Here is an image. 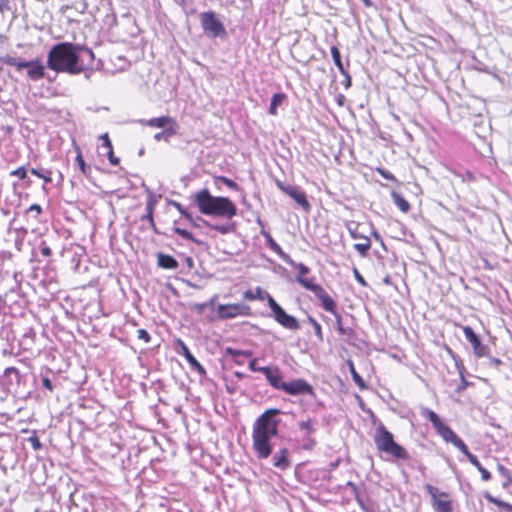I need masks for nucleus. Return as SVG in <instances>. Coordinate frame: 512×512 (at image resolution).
I'll return each instance as SVG.
<instances>
[{
	"mask_svg": "<svg viewBox=\"0 0 512 512\" xmlns=\"http://www.w3.org/2000/svg\"><path fill=\"white\" fill-rule=\"evenodd\" d=\"M94 61L91 49L71 42L52 46L47 55V67L56 73L80 74L89 69Z\"/></svg>",
	"mask_w": 512,
	"mask_h": 512,
	"instance_id": "nucleus-1",
	"label": "nucleus"
},
{
	"mask_svg": "<svg viewBox=\"0 0 512 512\" xmlns=\"http://www.w3.org/2000/svg\"><path fill=\"white\" fill-rule=\"evenodd\" d=\"M195 202L204 215L231 219L236 215V205L226 197L212 196L207 189L195 194Z\"/></svg>",
	"mask_w": 512,
	"mask_h": 512,
	"instance_id": "nucleus-2",
	"label": "nucleus"
},
{
	"mask_svg": "<svg viewBox=\"0 0 512 512\" xmlns=\"http://www.w3.org/2000/svg\"><path fill=\"white\" fill-rule=\"evenodd\" d=\"M278 413L277 409H268L258 417V459L268 458L273 451L270 438L277 434Z\"/></svg>",
	"mask_w": 512,
	"mask_h": 512,
	"instance_id": "nucleus-3",
	"label": "nucleus"
},
{
	"mask_svg": "<svg viewBox=\"0 0 512 512\" xmlns=\"http://www.w3.org/2000/svg\"><path fill=\"white\" fill-rule=\"evenodd\" d=\"M373 439L378 451L396 460H408L410 458L406 449L394 441L393 434L383 424L376 428Z\"/></svg>",
	"mask_w": 512,
	"mask_h": 512,
	"instance_id": "nucleus-4",
	"label": "nucleus"
},
{
	"mask_svg": "<svg viewBox=\"0 0 512 512\" xmlns=\"http://www.w3.org/2000/svg\"><path fill=\"white\" fill-rule=\"evenodd\" d=\"M2 61L9 66L15 67L18 71L26 68L28 77L33 81L45 77V66L39 60L19 61L15 57L8 56Z\"/></svg>",
	"mask_w": 512,
	"mask_h": 512,
	"instance_id": "nucleus-5",
	"label": "nucleus"
},
{
	"mask_svg": "<svg viewBox=\"0 0 512 512\" xmlns=\"http://www.w3.org/2000/svg\"><path fill=\"white\" fill-rule=\"evenodd\" d=\"M200 22L204 33L210 38H223L226 30L223 23L217 18L213 11L202 12Z\"/></svg>",
	"mask_w": 512,
	"mask_h": 512,
	"instance_id": "nucleus-6",
	"label": "nucleus"
},
{
	"mask_svg": "<svg viewBox=\"0 0 512 512\" xmlns=\"http://www.w3.org/2000/svg\"><path fill=\"white\" fill-rule=\"evenodd\" d=\"M269 308L271 313L268 316L273 318L279 325L291 331L300 329L299 321L294 316L286 313L274 298H269Z\"/></svg>",
	"mask_w": 512,
	"mask_h": 512,
	"instance_id": "nucleus-7",
	"label": "nucleus"
},
{
	"mask_svg": "<svg viewBox=\"0 0 512 512\" xmlns=\"http://www.w3.org/2000/svg\"><path fill=\"white\" fill-rule=\"evenodd\" d=\"M425 489L431 496L432 506L435 512H453L452 502L449 500L448 493L440 492L438 488L430 484H427Z\"/></svg>",
	"mask_w": 512,
	"mask_h": 512,
	"instance_id": "nucleus-8",
	"label": "nucleus"
},
{
	"mask_svg": "<svg viewBox=\"0 0 512 512\" xmlns=\"http://www.w3.org/2000/svg\"><path fill=\"white\" fill-rule=\"evenodd\" d=\"M281 390L294 396L303 395L307 397V394L314 395L313 387L304 379H295L288 383L283 382Z\"/></svg>",
	"mask_w": 512,
	"mask_h": 512,
	"instance_id": "nucleus-9",
	"label": "nucleus"
},
{
	"mask_svg": "<svg viewBox=\"0 0 512 512\" xmlns=\"http://www.w3.org/2000/svg\"><path fill=\"white\" fill-rule=\"evenodd\" d=\"M463 333L466 340L471 344L473 353L476 357H488L489 347L482 343L480 337L474 332L470 326L463 327Z\"/></svg>",
	"mask_w": 512,
	"mask_h": 512,
	"instance_id": "nucleus-10",
	"label": "nucleus"
},
{
	"mask_svg": "<svg viewBox=\"0 0 512 512\" xmlns=\"http://www.w3.org/2000/svg\"><path fill=\"white\" fill-rule=\"evenodd\" d=\"M277 186L282 192L291 197L305 211H309L311 209V205L308 202L305 193L299 187L284 184L280 181L277 182Z\"/></svg>",
	"mask_w": 512,
	"mask_h": 512,
	"instance_id": "nucleus-11",
	"label": "nucleus"
},
{
	"mask_svg": "<svg viewBox=\"0 0 512 512\" xmlns=\"http://www.w3.org/2000/svg\"><path fill=\"white\" fill-rule=\"evenodd\" d=\"M249 307L244 304H227L218 307V313L221 318L229 319L238 315H245L249 311Z\"/></svg>",
	"mask_w": 512,
	"mask_h": 512,
	"instance_id": "nucleus-12",
	"label": "nucleus"
},
{
	"mask_svg": "<svg viewBox=\"0 0 512 512\" xmlns=\"http://www.w3.org/2000/svg\"><path fill=\"white\" fill-rule=\"evenodd\" d=\"M258 372H261L267 382L275 389L281 390L283 385L282 374L277 367H258Z\"/></svg>",
	"mask_w": 512,
	"mask_h": 512,
	"instance_id": "nucleus-13",
	"label": "nucleus"
},
{
	"mask_svg": "<svg viewBox=\"0 0 512 512\" xmlns=\"http://www.w3.org/2000/svg\"><path fill=\"white\" fill-rule=\"evenodd\" d=\"M227 353L232 356V359L236 364L244 365L247 362L249 368L254 372L256 371V358L252 357V352L228 348Z\"/></svg>",
	"mask_w": 512,
	"mask_h": 512,
	"instance_id": "nucleus-14",
	"label": "nucleus"
},
{
	"mask_svg": "<svg viewBox=\"0 0 512 512\" xmlns=\"http://www.w3.org/2000/svg\"><path fill=\"white\" fill-rule=\"evenodd\" d=\"M289 450L286 447L280 448L273 456V466L281 471L287 470L290 466Z\"/></svg>",
	"mask_w": 512,
	"mask_h": 512,
	"instance_id": "nucleus-15",
	"label": "nucleus"
},
{
	"mask_svg": "<svg viewBox=\"0 0 512 512\" xmlns=\"http://www.w3.org/2000/svg\"><path fill=\"white\" fill-rule=\"evenodd\" d=\"M139 123L145 126L153 127V128H163L178 125L176 120L170 116H160L156 118H151L148 120H140Z\"/></svg>",
	"mask_w": 512,
	"mask_h": 512,
	"instance_id": "nucleus-16",
	"label": "nucleus"
},
{
	"mask_svg": "<svg viewBox=\"0 0 512 512\" xmlns=\"http://www.w3.org/2000/svg\"><path fill=\"white\" fill-rule=\"evenodd\" d=\"M179 345L182 350V355L185 357L186 361L189 363L190 367L198 372L200 375H205L206 370L205 368L198 362V360L193 356V354L190 352L189 348L186 346V344L179 340Z\"/></svg>",
	"mask_w": 512,
	"mask_h": 512,
	"instance_id": "nucleus-17",
	"label": "nucleus"
},
{
	"mask_svg": "<svg viewBox=\"0 0 512 512\" xmlns=\"http://www.w3.org/2000/svg\"><path fill=\"white\" fill-rule=\"evenodd\" d=\"M315 296L321 301V305L324 310L332 314H336V303L323 288L320 290V292L316 293Z\"/></svg>",
	"mask_w": 512,
	"mask_h": 512,
	"instance_id": "nucleus-18",
	"label": "nucleus"
},
{
	"mask_svg": "<svg viewBox=\"0 0 512 512\" xmlns=\"http://www.w3.org/2000/svg\"><path fill=\"white\" fill-rule=\"evenodd\" d=\"M157 264L163 269H177L179 266L178 261L171 255L164 254L162 252L157 253Z\"/></svg>",
	"mask_w": 512,
	"mask_h": 512,
	"instance_id": "nucleus-19",
	"label": "nucleus"
},
{
	"mask_svg": "<svg viewBox=\"0 0 512 512\" xmlns=\"http://www.w3.org/2000/svg\"><path fill=\"white\" fill-rule=\"evenodd\" d=\"M448 352L449 354L453 357V359L455 360V363H456V366L459 370V374H460V384L457 386L455 392L458 393V394H461L471 383L468 382L464 376V367L461 363H459L456 355L454 354V352L448 348Z\"/></svg>",
	"mask_w": 512,
	"mask_h": 512,
	"instance_id": "nucleus-20",
	"label": "nucleus"
},
{
	"mask_svg": "<svg viewBox=\"0 0 512 512\" xmlns=\"http://www.w3.org/2000/svg\"><path fill=\"white\" fill-rule=\"evenodd\" d=\"M296 281L300 285H302L305 289L313 292L314 295L316 293L320 292V290L323 288L321 285L316 284L314 282V278H307V277L296 276Z\"/></svg>",
	"mask_w": 512,
	"mask_h": 512,
	"instance_id": "nucleus-21",
	"label": "nucleus"
},
{
	"mask_svg": "<svg viewBox=\"0 0 512 512\" xmlns=\"http://www.w3.org/2000/svg\"><path fill=\"white\" fill-rule=\"evenodd\" d=\"M178 132V125H172V126H169V127H166V129H163V131L161 132H158L154 135V140L155 141H165V142H169L170 141V138L172 136H175Z\"/></svg>",
	"mask_w": 512,
	"mask_h": 512,
	"instance_id": "nucleus-22",
	"label": "nucleus"
},
{
	"mask_svg": "<svg viewBox=\"0 0 512 512\" xmlns=\"http://www.w3.org/2000/svg\"><path fill=\"white\" fill-rule=\"evenodd\" d=\"M356 502L360 506L363 512H375L374 503L365 492L362 495H357Z\"/></svg>",
	"mask_w": 512,
	"mask_h": 512,
	"instance_id": "nucleus-23",
	"label": "nucleus"
},
{
	"mask_svg": "<svg viewBox=\"0 0 512 512\" xmlns=\"http://www.w3.org/2000/svg\"><path fill=\"white\" fill-rule=\"evenodd\" d=\"M437 433L444 441L452 443L458 435L445 423H442L437 429Z\"/></svg>",
	"mask_w": 512,
	"mask_h": 512,
	"instance_id": "nucleus-24",
	"label": "nucleus"
},
{
	"mask_svg": "<svg viewBox=\"0 0 512 512\" xmlns=\"http://www.w3.org/2000/svg\"><path fill=\"white\" fill-rule=\"evenodd\" d=\"M394 204L404 213L410 210V204L408 201L399 193L393 191L391 193Z\"/></svg>",
	"mask_w": 512,
	"mask_h": 512,
	"instance_id": "nucleus-25",
	"label": "nucleus"
},
{
	"mask_svg": "<svg viewBox=\"0 0 512 512\" xmlns=\"http://www.w3.org/2000/svg\"><path fill=\"white\" fill-rule=\"evenodd\" d=\"M468 460L481 473V478L483 481H489L491 479L490 472L481 465L475 455H470Z\"/></svg>",
	"mask_w": 512,
	"mask_h": 512,
	"instance_id": "nucleus-26",
	"label": "nucleus"
},
{
	"mask_svg": "<svg viewBox=\"0 0 512 512\" xmlns=\"http://www.w3.org/2000/svg\"><path fill=\"white\" fill-rule=\"evenodd\" d=\"M422 416L427 418L435 428V430L443 423L440 417L432 410L425 408L422 411Z\"/></svg>",
	"mask_w": 512,
	"mask_h": 512,
	"instance_id": "nucleus-27",
	"label": "nucleus"
},
{
	"mask_svg": "<svg viewBox=\"0 0 512 512\" xmlns=\"http://www.w3.org/2000/svg\"><path fill=\"white\" fill-rule=\"evenodd\" d=\"M267 244L272 251H274L280 258L285 260H290V256L285 253L282 248L275 242L272 237H268Z\"/></svg>",
	"mask_w": 512,
	"mask_h": 512,
	"instance_id": "nucleus-28",
	"label": "nucleus"
},
{
	"mask_svg": "<svg viewBox=\"0 0 512 512\" xmlns=\"http://www.w3.org/2000/svg\"><path fill=\"white\" fill-rule=\"evenodd\" d=\"M284 99H285V95L282 93H276L272 96L270 106H269V113L271 115H276L277 107L282 104Z\"/></svg>",
	"mask_w": 512,
	"mask_h": 512,
	"instance_id": "nucleus-29",
	"label": "nucleus"
},
{
	"mask_svg": "<svg viewBox=\"0 0 512 512\" xmlns=\"http://www.w3.org/2000/svg\"><path fill=\"white\" fill-rule=\"evenodd\" d=\"M333 315L335 316L336 329L338 333L342 336H351L353 334V330L350 328H345L342 325V316L340 313L336 312V314Z\"/></svg>",
	"mask_w": 512,
	"mask_h": 512,
	"instance_id": "nucleus-30",
	"label": "nucleus"
},
{
	"mask_svg": "<svg viewBox=\"0 0 512 512\" xmlns=\"http://www.w3.org/2000/svg\"><path fill=\"white\" fill-rule=\"evenodd\" d=\"M331 55L338 70L341 72V74H345L346 70L344 69L343 63L341 61L340 51L336 46L331 47Z\"/></svg>",
	"mask_w": 512,
	"mask_h": 512,
	"instance_id": "nucleus-31",
	"label": "nucleus"
},
{
	"mask_svg": "<svg viewBox=\"0 0 512 512\" xmlns=\"http://www.w3.org/2000/svg\"><path fill=\"white\" fill-rule=\"evenodd\" d=\"M286 263H288L291 267L298 270V275L301 277H305L309 272L310 269L304 265L303 263H296L292 258L290 257V260H285Z\"/></svg>",
	"mask_w": 512,
	"mask_h": 512,
	"instance_id": "nucleus-32",
	"label": "nucleus"
},
{
	"mask_svg": "<svg viewBox=\"0 0 512 512\" xmlns=\"http://www.w3.org/2000/svg\"><path fill=\"white\" fill-rule=\"evenodd\" d=\"M364 242L363 243H356L354 244V249L361 255L366 256L367 252L369 251L371 247V241L368 237H363Z\"/></svg>",
	"mask_w": 512,
	"mask_h": 512,
	"instance_id": "nucleus-33",
	"label": "nucleus"
},
{
	"mask_svg": "<svg viewBox=\"0 0 512 512\" xmlns=\"http://www.w3.org/2000/svg\"><path fill=\"white\" fill-rule=\"evenodd\" d=\"M154 208H155V201L150 199L148 200V202L146 203V214L144 216H142V220H147L150 224H153V212H154Z\"/></svg>",
	"mask_w": 512,
	"mask_h": 512,
	"instance_id": "nucleus-34",
	"label": "nucleus"
},
{
	"mask_svg": "<svg viewBox=\"0 0 512 512\" xmlns=\"http://www.w3.org/2000/svg\"><path fill=\"white\" fill-rule=\"evenodd\" d=\"M31 173L39 178H42L45 183L52 182L51 171L49 170L32 168Z\"/></svg>",
	"mask_w": 512,
	"mask_h": 512,
	"instance_id": "nucleus-35",
	"label": "nucleus"
},
{
	"mask_svg": "<svg viewBox=\"0 0 512 512\" xmlns=\"http://www.w3.org/2000/svg\"><path fill=\"white\" fill-rule=\"evenodd\" d=\"M484 497H485V499H486L488 502L493 503V504L497 505L498 507L503 508V509H505V510H507V508H508V507H509V505H510V503L505 502V501H502V500H500V499H498V498L494 497V496H493V495H491L489 492H486V493L484 494Z\"/></svg>",
	"mask_w": 512,
	"mask_h": 512,
	"instance_id": "nucleus-36",
	"label": "nucleus"
},
{
	"mask_svg": "<svg viewBox=\"0 0 512 512\" xmlns=\"http://www.w3.org/2000/svg\"><path fill=\"white\" fill-rule=\"evenodd\" d=\"M174 232L178 235H180L182 238L186 239V240H189V241H192L194 243H197V244H200L201 241L197 240L193 234L191 232H189L188 230L186 229H182V228H179V227H175L174 228Z\"/></svg>",
	"mask_w": 512,
	"mask_h": 512,
	"instance_id": "nucleus-37",
	"label": "nucleus"
},
{
	"mask_svg": "<svg viewBox=\"0 0 512 512\" xmlns=\"http://www.w3.org/2000/svg\"><path fill=\"white\" fill-rule=\"evenodd\" d=\"M452 444L459 449L468 459L470 455H473L469 450L466 444L462 441V439L458 436L454 439Z\"/></svg>",
	"mask_w": 512,
	"mask_h": 512,
	"instance_id": "nucleus-38",
	"label": "nucleus"
},
{
	"mask_svg": "<svg viewBox=\"0 0 512 512\" xmlns=\"http://www.w3.org/2000/svg\"><path fill=\"white\" fill-rule=\"evenodd\" d=\"M76 162L79 166V169L81 170V172L85 175V176H88L91 172V167L86 165L81 153L79 152L76 156Z\"/></svg>",
	"mask_w": 512,
	"mask_h": 512,
	"instance_id": "nucleus-39",
	"label": "nucleus"
},
{
	"mask_svg": "<svg viewBox=\"0 0 512 512\" xmlns=\"http://www.w3.org/2000/svg\"><path fill=\"white\" fill-rule=\"evenodd\" d=\"M498 472L507 479V481L503 484V487L509 486L512 483V475L510 471L502 464L497 465Z\"/></svg>",
	"mask_w": 512,
	"mask_h": 512,
	"instance_id": "nucleus-40",
	"label": "nucleus"
},
{
	"mask_svg": "<svg viewBox=\"0 0 512 512\" xmlns=\"http://www.w3.org/2000/svg\"><path fill=\"white\" fill-rule=\"evenodd\" d=\"M308 321L312 325V327L314 329V332H315V335L317 336V338L320 341H322L323 340V335H322L321 325L311 316H308Z\"/></svg>",
	"mask_w": 512,
	"mask_h": 512,
	"instance_id": "nucleus-41",
	"label": "nucleus"
},
{
	"mask_svg": "<svg viewBox=\"0 0 512 512\" xmlns=\"http://www.w3.org/2000/svg\"><path fill=\"white\" fill-rule=\"evenodd\" d=\"M216 183L217 184H224L226 185L227 187L231 188V189H237L238 186H237V183L234 182L233 180L227 178V177H224V176H219L216 178Z\"/></svg>",
	"mask_w": 512,
	"mask_h": 512,
	"instance_id": "nucleus-42",
	"label": "nucleus"
},
{
	"mask_svg": "<svg viewBox=\"0 0 512 512\" xmlns=\"http://www.w3.org/2000/svg\"><path fill=\"white\" fill-rule=\"evenodd\" d=\"M350 368L354 382L359 386L360 389L366 388L363 378L356 372L352 364L350 365Z\"/></svg>",
	"mask_w": 512,
	"mask_h": 512,
	"instance_id": "nucleus-43",
	"label": "nucleus"
},
{
	"mask_svg": "<svg viewBox=\"0 0 512 512\" xmlns=\"http://www.w3.org/2000/svg\"><path fill=\"white\" fill-rule=\"evenodd\" d=\"M346 486L351 489L355 500L357 499V495H362L366 492L364 489V485H362L363 489H361L360 487H358L355 483H353L351 481L347 482Z\"/></svg>",
	"mask_w": 512,
	"mask_h": 512,
	"instance_id": "nucleus-44",
	"label": "nucleus"
},
{
	"mask_svg": "<svg viewBox=\"0 0 512 512\" xmlns=\"http://www.w3.org/2000/svg\"><path fill=\"white\" fill-rule=\"evenodd\" d=\"M28 442L31 444L34 450L38 451L42 449V443L40 442L39 438L36 436L35 433L28 438Z\"/></svg>",
	"mask_w": 512,
	"mask_h": 512,
	"instance_id": "nucleus-45",
	"label": "nucleus"
},
{
	"mask_svg": "<svg viewBox=\"0 0 512 512\" xmlns=\"http://www.w3.org/2000/svg\"><path fill=\"white\" fill-rule=\"evenodd\" d=\"M174 206L176 207V209L187 219L189 220L191 223H193V218H192V215L180 204V203H177V202H173Z\"/></svg>",
	"mask_w": 512,
	"mask_h": 512,
	"instance_id": "nucleus-46",
	"label": "nucleus"
},
{
	"mask_svg": "<svg viewBox=\"0 0 512 512\" xmlns=\"http://www.w3.org/2000/svg\"><path fill=\"white\" fill-rule=\"evenodd\" d=\"M486 358H487V365L489 367L499 368V366L503 365V362L499 358L492 357V356H490L489 353H488V357H486Z\"/></svg>",
	"mask_w": 512,
	"mask_h": 512,
	"instance_id": "nucleus-47",
	"label": "nucleus"
},
{
	"mask_svg": "<svg viewBox=\"0 0 512 512\" xmlns=\"http://www.w3.org/2000/svg\"><path fill=\"white\" fill-rule=\"evenodd\" d=\"M232 3L243 10L252 7V0H233Z\"/></svg>",
	"mask_w": 512,
	"mask_h": 512,
	"instance_id": "nucleus-48",
	"label": "nucleus"
},
{
	"mask_svg": "<svg viewBox=\"0 0 512 512\" xmlns=\"http://www.w3.org/2000/svg\"><path fill=\"white\" fill-rule=\"evenodd\" d=\"M11 175L17 176L19 179L23 180L27 177V170L24 166L18 167L17 169L11 172Z\"/></svg>",
	"mask_w": 512,
	"mask_h": 512,
	"instance_id": "nucleus-49",
	"label": "nucleus"
},
{
	"mask_svg": "<svg viewBox=\"0 0 512 512\" xmlns=\"http://www.w3.org/2000/svg\"><path fill=\"white\" fill-rule=\"evenodd\" d=\"M137 337L139 340H143L145 343H149L151 340L150 334L145 329H139L137 331Z\"/></svg>",
	"mask_w": 512,
	"mask_h": 512,
	"instance_id": "nucleus-50",
	"label": "nucleus"
},
{
	"mask_svg": "<svg viewBox=\"0 0 512 512\" xmlns=\"http://www.w3.org/2000/svg\"><path fill=\"white\" fill-rule=\"evenodd\" d=\"M299 428H300V430L305 431L308 434L311 433L313 430L311 420L301 421L299 423Z\"/></svg>",
	"mask_w": 512,
	"mask_h": 512,
	"instance_id": "nucleus-51",
	"label": "nucleus"
},
{
	"mask_svg": "<svg viewBox=\"0 0 512 512\" xmlns=\"http://www.w3.org/2000/svg\"><path fill=\"white\" fill-rule=\"evenodd\" d=\"M4 374H5L6 376H9V375H11V374H14V375H15V377H16V379H17V381H19V380H20V372H19V370H18L17 368H15V367H7V368L5 369V371H4Z\"/></svg>",
	"mask_w": 512,
	"mask_h": 512,
	"instance_id": "nucleus-52",
	"label": "nucleus"
},
{
	"mask_svg": "<svg viewBox=\"0 0 512 512\" xmlns=\"http://www.w3.org/2000/svg\"><path fill=\"white\" fill-rule=\"evenodd\" d=\"M107 156H108L109 162L112 165H117L119 163V158L114 156L113 147L111 148V150H107Z\"/></svg>",
	"mask_w": 512,
	"mask_h": 512,
	"instance_id": "nucleus-53",
	"label": "nucleus"
},
{
	"mask_svg": "<svg viewBox=\"0 0 512 512\" xmlns=\"http://www.w3.org/2000/svg\"><path fill=\"white\" fill-rule=\"evenodd\" d=\"M377 171L381 176H383L387 180H395V177L387 170L383 168H378Z\"/></svg>",
	"mask_w": 512,
	"mask_h": 512,
	"instance_id": "nucleus-54",
	"label": "nucleus"
},
{
	"mask_svg": "<svg viewBox=\"0 0 512 512\" xmlns=\"http://www.w3.org/2000/svg\"><path fill=\"white\" fill-rule=\"evenodd\" d=\"M258 300H267L269 303V298H273L268 292L261 290L258 288Z\"/></svg>",
	"mask_w": 512,
	"mask_h": 512,
	"instance_id": "nucleus-55",
	"label": "nucleus"
},
{
	"mask_svg": "<svg viewBox=\"0 0 512 512\" xmlns=\"http://www.w3.org/2000/svg\"><path fill=\"white\" fill-rule=\"evenodd\" d=\"M101 139L103 140V147L106 148L107 150H111L112 148V143L109 139V136L108 134H104L101 136Z\"/></svg>",
	"mask_w": 512,
	"mask_h": 512,
	"instance_id": "nucleus-56",
	"label": "nucleus"
},
{
	"mask_svg": "<svg viewBox=\"0 0 512 512\" xmlns=\"http://www.w3.org/2000/svg\"><path fill=\"white\" fill-rule=\"evenodd\" d=\"M212 228L222 234L228 233L230 231V227L228 225H215Z\"/></svg>",
	"mask_w": 512,
	"mask_h": 512,
	"instance_id": "nucleus-57",
	"label": "nucleus"
},
{
	"mask_svg": "<svg viewBox=\"0 0 512 512\" xmlns=\"http://www.w3.org/2000/svg\"><path fill=\"white\" fill-rule=\"evenodd\" d=\"M42 385L48 389L49 391H52L53 390V385H52V382L51 380L48 378V377H43L42 378Z\"/></svg>",
	"mask_w": 512,
	"mask_h": 512,
	"instance_id": "nucleus-58",
	"label": "nucleus"
},
{
	"mask_svg": "<svg viewBox=\"0 0 512 512\" xmlns=\"http://www.w3.org/2000/svg\"><path fill=\"white\" fill-rule=\"evenodd\" d=\"M354 275L356 280L363 286H366V281L357 269H354Z\"/></svg>",
	"mask_w": 512,
	"mask_h": 512,
	"instance_id": "nucleus-59",
	"label": "nucleus"
},
{
	"mask_svg": "<svg viewBox=\"0 0 512 512\" xmlns=\"http://www.w3.org/2000/svg\"><path fill=\"white\" fill-rule=\"evenodd\" d=\"M41 254L45 257H49L52 254V250L50 247L43 245L41 246Z\"/></svg>",
	"mask_w": 512,
	"mask_h": 512,
	"instance_id": "nucleus-60",
	"label": "nucleus"
},
{
	"mask_svg": "<svg viewBox=\"0 0 512 512\" xmlns=\"http://www.w3.org/2000/svg\"><path fill=\"white\" fill-rule=\"evenodd\" d=\"M9 11L10 5L9 0H0V11Z\"/></svg>",
	"mask_w": 512,
	"mask_h": 512,
	"instance_id": "nucleus-61",
	"label": "nucleus"
},
{
	"mask_svg": "<svg viewBox=\"0 0 512 512\" xmlns=\"http://www.w3.org/2000/svg\"><path fill=\"white\" fill-rule=\"evenodd\" d=\"M251 437L253 448H256V421L252 425Z\"/></svg>",
	"mask_w": 512,
	"mask_h": 512,
	"instance_id": "nucleus-62",
	"label": "nucleus"
},
{
	"mask_svg": "<svg viewBox=\"0 0 512 512\" xmlns=\"http://www.w3.org/2000/svg\"><path fill=\"white\" fill-rule=\"evenodd\" d=\"M463 180L469 182L475 181V176L472 172L466 171L465 174L463 175Z\"/></svg>",
	"mask_w": 512,
	"mask_h": 512,
	"instance_id": "nucleus-63",
	"label": "nucleus"
},
{
	"mask_svg": "<svg viewBox=\"0 0 512 512\" xmlns=\"http://www.w3.org/2000/svg\"><path fill=\"white\" fill-rule=\"evenodd\" d=\"M29 211L30 212H36L37 214H40L42 212V208L40 205L38 204H32L30 207H29Z\"/></svg>",
	"mask_w": 512,
	"mask_h": 512,
	"instance_id": "nucleus-64",
	"label": "nucleus"
}]
</instances>
